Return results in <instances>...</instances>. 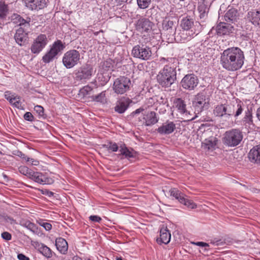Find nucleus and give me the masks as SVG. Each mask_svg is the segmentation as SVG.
<instances>
[{"label": "nucleus", "instance_id": "bb28decb", "mask_svg": "<svg viewBox=\"0 0 260 260\" xmlns=\"http://www.w3.org/2000/svg\"><path fill=\"white\" fill-rule=\"evenodd\" d=\"M35 247L45 257L49 258L52 256V250L44 244L37 243Z\"/></svg>", "mask_w": 260, "mask_h": 260}, {"label": "nucleus", "instance_id": "680f3d73", "mask_svg": "<svg viewBox=\"0 0 260 260\" xmlns=\"http://www.w3.org/2000/svg\"><path fill=\"white\" fill-rule=\"evenodd\" d=\"M210 243L212 245L218 246L220 243V240H212L210 241Z\"/></svg>", "mask_w": 260, "mask_h": 260}, {"label": "nucleus", "instance_id": "052dcab7", "mask_svg": "<svg viewBox=\"0 0 260 260\" xmlns=\"http://www.w3.org/2000/svg\"><path fill=\"white\" fill-rule=\"evenodd\" d=\"M144 111V109L143 108H139L137 109H136L135 111H133L132 113V115L133 116H134L135 115H137V114H140L141 113H142V112H143Z\"/></svg>", "mask_w": 260, "mask_h": 260}, {"label": "nucleus", "instance_id": "de8ad7c7", "mask_svg": "<svg viewBox=\"0 0 260 260\" xmlns=\"http://www.w3.org/2000/svg\"><path fill=\"white\" fill-rule=\"evenodd\" d=\"M27 229L30 231L34 234H38L39 233V229L36 224L32 222H30L29 224L28 225Z\"/></svg>", "mask_w": 260, "mask_h": 260}, {"label": "nucleus", "instance_id": "5701e85b", "mask_svg": "<svg viewBox=\"0 0 260 260\" xmlns=\"http://www.w3.org/2000/svg\"><path fill=\"white\" fill-rule=\"evenodd\" d=\"M248 157L251 162L260 164V145L253 147L250 150Z\"/></svg>", "mask_w": 260, "mask_h": 260}, {"label": "nucleus", "instance_id": "e433bc0d", "mask_svg": "<svg viewBox=\"0 0 260 260\" xmlns=\"http://www.w3.org/2000/svg\"><path fill=\"white\" fill-rule=\"evenodd\" d=\"M103 147L106 149L108 151L113 152L117 151L119 148L117 143L112 141H109L107 143L103 144Z\"/></svg>", "mask_w": 260, "mask_h": 260}, {"label": "nucleus", "instance_id": "3c124183", "mask_svg": "<svg viewBox=\"0 0 260 260\" xmlns=\"http://www.w3.org/2000/svg\"><path fill=\"white\" fill-rule=\"evenodd\" d=\"M201 18H204L206 15V8L204 6H200L198 7Z\"/></svg>", "mask_w": 260, "mask_h": 260}, {"label": "nucleus", "instance_id": "4468645a", "mask_svg": "<svg viewBox=\"0 0 260 260\" xmlns=\"http://www.w3.org/2000/svg\"><path fill=\"white\" fill-rule=\"evenodd\" d=\"M181 83L183 88L190 90L193 89L198 85L199 80L194 74H190L183 77Z\"/></svg>", "mask_w": 260, "mask_h": 260}, {"label": "nucleus", "instance_id": "2eb2a0df", "mask_svg": "<svg viewBox=\"0 0 260 260\" xmlns=\"http://www.w3.org/2000/svg\"><path fill=\"white\" fill-rule=\"evenodd\" d=\"M29 179L41 184H51L54 182V180L46 174L39 172L32 171Z\"/></svg>", "mask_w": 260, "mask_h": 260}, {"label": "nucleus", "instance_id": "a878e982", "mask_svg": "<svg viewBox=\"0 0 260 260\" xmlns=\"http://www.w3.org/2000/svg\"><path fill=\"white\" fill-rule=\"evenodd\" d=\"M93 93V88L88 85H85L81 88L78 93V96L81 100H84L86 99H91L92 94Z\"/></svg>", "mask_w": 260, "mask_h": 260}, {"label": "nucleus", "instance_id": "4be33fe9", "mask_svg": "<svg viewBox=\"0 0 260 260\" xmlns=\"http://www.w3.org/2000/svg\"><path fill=\"white\" fill-rule=\"evenodd\" d=\"M171 237V233L167 227L163 226L160 229L159 237L157 238L156 241L159 244H167L170 241Z\"/></svg>", "mask_w": 260, "mask_h": 260}, {"label": "nucleus", "instance_id": "774afa93", "mask_svg": "<svg viewBox=\"0 0 260 260\" xmlns=\"http://www.w3.org/2000/svg\"><path fill=\"white\" fill-rule=\"evenodd\" d=\"M30 222H30L29 221H27L23 224V226L26 229H27L28 225L30 223Z\"/></svg>", "mask_w": 260, "mask_h": 260}, {"label": "nucleus", "instance_id": "ddd939ff", "mask_svg": "<svg viewBox=\"0 0 260 260\" xmlns=\"http://www.w3.org/2000/svg\"><path fill=\"white\" fill-rule=\"evenodd\" d=\"M234 30V27L230 24L225 22H220L215 28L213 27L209 34H213L214 31L218 36L229 35L232 33Z\"/></svg>", "mask_w": 260, "mask_h": 260}, {"label": "nucleus", "instance_id": "4c0bfd02", "mask_svg": "<svg viewBox=\"0 0 260 260\" xmlns=\"http://www.w3.org/2000/svg\"><path fill=\"white\" fill-rule=\"evenodd\" d=\"M91 99L93 101L104 103L106 101V91H102L98 95H92Z\"/></svg>", "mask_w": 260, "mask_h": 260}, {"label": "nucleus", "instance_id": "f03ea898", "mask_svg": "<svg viewBox=\"0 0 260 260\" xmlns=\"http://www.w3.org/2000/svg\"><path fill=\"white\" fill-rule=\"evenodd\" d=\"M160 60L161 63L168 62V64H166L164 69L159 72L157 76V81L163 87H169L174 83L176 78L175 67L170 66L169 63H174L176 59L162 57Z\"/></svg>", "mask_w": 260, "mask_h": 260}, {"label": "nucleus", "instance_id": "69168bd1", "mask_svg": "<svg viewBox=\"0 0 260 260\" xmlns=\"http://www.w3.org/2000/svg\"><path fill=\"white\" fill-rule=\"evenodd\" d=\"M72 260H82V259L79 256L76 255L72 257Z\"/></svg>", "mask_w": 260, "mask_h": 260}, {"label": "nucleus", "instance_id": "7c9ffc66", "mask_svg": "<svg viewBox=\"0 0 260 260\" xmlns=\"http://www.w3.org/2000/svg\"><path fill=\"white\" fill-rule=\"evenodd\" d=\"M242 122L246 127L251 128L254 126L252 113L251 109H248L245 112V115L242 119Z\"/></svg>", "mask_w": 260, "mask_h": 260}, {"label": "nucleus", "instance_id": "aec40b11", "mask_svg": "<svg viewBox=\"0 0 260 260\" xmlns=\"http://www.w3.org/2000/svg\"><path fill=\"white\" fill-rule=\"evenodd\" d=\"M143 123L146 126H151L156 123L158 119L157 118L156 113L150 111L143 113Z\"/></svg>", "mask_w": 260, "mask_h": 260}, {"label": "nucleus", "instance_id": "09e8293b", "mask_svg": "<svg viewBox=\"0 0 260 260\" xmlns=\"http://www.w3.org/2000/svg\"><path fill=\"white\" fill-rule=\"evenodd\" d=\"M23 117L25 120L30 122H32L35 120L33 115L29 112H26L24 114Z\"/></svg>", "mask_w": 260, "mask_h": 260}, {"label": "nucleus", "instance_id": "e2e57ef3", "mask_svg": "<svg viewBox=\"0 0 260 260\" xmlns=\"http://www.w3.org/2000/svg\"><path fill=\"white\" fill-rule=\"evenodd\" d=\"M128 0H115L118 5H121L127 2Z\"/></svg>", "mask_w": 260, "mask_h": 260}, {"label": "nucleus", "instance_id": "79ce46f5", "mask_svg": "<svg viewBox=\"0 0 260 260\" xmlns=\"http://www.w3.org/2000/svg\"><path fill=\"white\" fill-rule=\"evenodd\" d=\"M8 11L7 5L4 2L0 1V18H5Z\"/></svg>", "mask_w": 260, "mask_h": 260}, {"label": "nucleus", "instance_id": "f257e3e1", "mask_svg": "<svg viewBox=\"0 0 260 260\" xmlns=\"http://www.w3.org/2000/svg\"><path fill=\"white\" fill-rule=\"evenodd\" d=\"M220 64L228 71L235 72L242 68L244 60V52L241 48L232 47L224 50L221 54Z\"/></svg>", "mask_w": 260, "mask_h": 260}, {"label": "nucleus", "instance_id": "a19ab883", "mask_svg": "<svg viewBox=\"0 0 260 260\" xmlns=\"http://www.w3.org/2000/svg\"><path fill=\"white\" fill-rule=\"evenodd\" d=\"M19 172L22 175L26 176L28 178H30V177L31 175V173H32V170L29 169L27 167L24 166H20L18 168Z\"/></svg>", "mask_w": 260, "mask_h": 260}, {"label": "nucleus", "instance_id": "ea45409f", "mask_svg": "<svg viewBox=\"0 0 260 260\" xmlns=\"http://www.w3.org/2000/svg\"><path fill=\"white\" fill-rule=\"evenodd\" d=\"M4 96L5 98L7 99L12 106L14 104L15 102L16 101L17 99V95L15 93H12L9 91H6Z\"/></svg>", "mask_w": 260, "mask_h": 260}, {"label": "nucleus", "instance_id": "b1692460", "mask_svg": "<svg viewBox=\"0 0 260 260\" xmlns=\"http://www.w3.org/2000/svg\"><path fill=\"white\" fill-rule=\"evenodd\" d=\"M197 24H201L198 22H194L192 19L188 17H186L181 20L180 25L182 29L189 30H193L196 29V25Z\"/></svg>", "mask_w": 260, "mask_h": 260}, {"label": "nucleus", "instance_id": "f8f14e48", "mask_svg": "<svg viewBox=\"0 0 260 260\" xmlns=\"http://www.w3.org/2000/svg\"><path fill=\"white\" fill-rule=\"evenodd\" d=\"M213 113L216 117L229 118L234 115V111L231 109L229 105L227 104H220L214 107Z\"/></svg>", "mask_w": 260, "mask_h": 260}, {"label": "nucleus", "instance_id": "dca6fc26", "mask_svg": "<svg viewBox=\"0 0 260 260\" xmlns=\"http://www.w3.org/2000/svg\"><path fill=\"white\" fill-rule=\"evenodd\" d=\"M153 23L148 19L141 18L136 23V30L141 33H149L151 31Z\"/></svg>", "mask_w": 260, "mask_h": 260}, {"label": "nucleus", "instance_id": "6e6552de", "mask_svg": "<svg viewBox=\"0 0 260 260\" xmlns=\"http://www.w3.org/2000/svg\"><path fill=\"white\" fill-rule=\"evenodd\" d=\"M133 57L143 60L150 58L152 52L151 48L143 44L135 45L132 50Z\"/></svg>", "mask_w": 260, "mask_h": 260}, {"label": "nucleus", "instance_id": "f704fd0d", "mask_svg": "<svg viewBox=\"0 0 260 260\" xmlns=\"http://www.w3.org/2000/svg\"><path fill=\"white\" fill-rule=\"evenodd\" d=\"M237 11L234 8H231L228 10L224 15V18L226 22H232L236 19Z\"/></svg>", "mask_w": 260, "mask_h": 260}, {"label": "nucleus", "instance_id": "5fc2aeb1", "mask_svg": "<svg viewBox=\"0 0 260 260\" xmlns=\"http://www.w3.org/2000/svg\"><path fill=\"white\" fill-rule=\"evenodd\" d=\"M13 106L20 110L23 109L22 106V104L20 102V98L19 96L17 95V100L16 102H15L14 104L13 105Z\"/></svg>", "mask_w": 260, "mask_h": 260}, {"label": "nucleus", "instance_id": "4d7b16f0", "mask_svg": "<svg viewBox=\"0 0 260 260\" xmlns=\"http://www.w3.org/2000/svg\"><path fill=\"white\" fill-rule=\"evenodd\" d=\"M193 244L197 246H201V247H209V245L208 243H205L204 242H193Z\"/></svg>", "mask_w": 260, "mask_h": 260}, {"label": "nucleus", "instance_id": "864d4df0", "mask_svg": "<svg viewBox=\"0 0 260 260\" xmlns=\"http://www.w3.org/2000/svg\"><path fill=\"white\" fill-rule=\"evenodd\" d=\"M89 219L90 221L94 222L100 223L102 221L101 217L98 215H90L89 217Z\"/></svg>", "mask_w": 260, "mask_h": 260}, {"label": "nucleus", "instance_id": "13d9d810", "mask_svg": "<svg viewBox=\"0 0 260 260\" xmlns=\"http://www.w3.org/2000/svg\"><path fill=\"white\" fill-rule=\"evenodd\" d=\"M16 155L21 158H22L25 161H26V158H28L27 156H26L24 153H23L21 151H17Z\"/></svg>", "mask_w": 260, "mask_h": 260}, {"label": "nucleus", "instance_id": "7ed1b4c3", "mask_svg": "<svg viewBox=\"0 0 260 260\" xmlns=\"http://www.w3.org/2000/svg\"><path fill=\"white\" fill-rule=\"evenodd\" d=\"M177 25L178 22L173 17L167 16L163 20L161 34L163 38L167 40L168 43L174 42Z\"/></svg>", "mask_w": 260, "mask_h": 260}, {"label": "nucleus", "instance_id": "393cba45", "mask_svg": "<svg viewBox=\"0 0 260 260\" xmlns=\"http://www.w3.org/2000/svg\"><path fill=\"white\" fill-rule=\"evenodd\" d=\"M247 18L254 25L260 26V10L248 12Z\"/></svg>", "mask_w": 260, "mask_h": 260}, {"label": "nucleus", "instance_id": "c85d7f7f", "mask_svg": "<svg viewBox=\"0 0 260 260\" xmlns=\"http://www.w3.org/2000/svg\"><path fill=\"white\" fill-rule=\"evenodd\" d=\"M174 107L180 114H187L186 105L182 99L176 98L173 101Z\"/></svg>", "mask_w": 260, "mask_h": 260}, {"label": "nucleus", "instance_id": "c03bdc74", "mask_svg": "<svg viewBox=\"0 0 260 260\" xmlns=\"http://www.w3.org/2000/svg\"><path fill=\"white\" fill-rule=\"evenodd\" d=\"M180 203L183 204L188 208L190 209H194L197 207V205L190 200H188L184 198V201L181 202Z\"/></svg>", "mask_w": 260, "mask_h": 260}, {"label": "nucleus", "instance_id": "49530a36", "mask_svg": "<svg viewBox=\"0 0 260 260\" xmlns=\"http://www.w3.org/2000/svg\"><path fill=\"white\" fill-rule=\"evenodd\" d=\"M34 110L38 113L39 117L45 118L44 117V110L42 106L37 105L34 107Z\"/></svg>", "mask_w": 260, "mask_h": 260}, {"label": "nucleus", "instance_id": "37998d69", "mask_svg": "<svg viewBox=\"0 0 260 260\" xmlns=\"http://www.w3.org/2000/svg\"><path fill=\"white\" fill-rule=\"evenodd\" d=\"M139 8L144 9L147 8L151 3V0H137Z\"/></svg>", "mask_w": 260, "mask_h": 260}, {"label": "nucleus", "instance_id": "bf43d9fd", "mask_svg": "<svg viewBox=\"0 0 260 260\" xmlns=\"http://www.w3.org/2000/svg\"><path fill=\"white\" fill-rule=\"evenodd\" d=\"M17 258L19 260H30L29 258L22 253H19L17 255Z\"/></svg>", "mask_w": 260, "mask_h": 260}, {"label": "nucleus", "instance_id": "cd10ccee", "mask_svg": "<svg viewBox=\"0 0 260 260\" xmlns=\"http://www.w3.org/2000/svg\"><path fill=\"white\" fill-rule=\"evenodd\" d=\"M55 246L61 253L64 254L67 252L68 244L64 239L61 237L57 238L55 241Z\"/></svg>", "mask_w": 260, "mask_h": 260}, {"label": "nucleus", "instance_id": "c756f323", "mask_svg": "<svg viewBox=\"0 0 260 260\" xmlns=\"http://www.w3.org/2000/svg\"><path fill=\"white\" fill-rule=\"evenodd\" d=\"M120 154L124 156L126 158H134L137 154L136 152L131 148L126 147L125 144L120 146Z\"/></svg>", "mask_w": 260, "mask_h": 260}, {"label": "nucleus", "instance_id": "412c9836", "mask_svg": "<svg viewBox=\"0 0 260 260\" xmlns=\"http://www.w3.org/2000/svg\"><path fill=\"white\" fill-rule=\"evenodd\" d=\"M23 2L26 7L31 10L43 9L47 4L46 0H23Z\"/></svg>", "mask_w": 260, "mask_h": 260}, {"label": "nucleus", "instance_id": "1a4fd4ad", "mask_svg": "<svg viewBox=\"0 0 260 260\" xmlns=\"http://www.w3.org/2000/svg\"><path fill=\"white\" fill-rule=\"evenodd\" d=\"M92 65L85 64L81 67L75 74L76 80L82 82H86L89 80L95 73Z\"/></svg>", "mask_w": 260, "mask_h": 260}, {"label": "nucleus", "instance_id": "39448f33", "mask_svg": "<svg viewBox=\"0 0 260 260\" xmlns=\"http://www.w3.org/2000/svg\"><path fill=\"white\" fill-rule=\"evenodd\" d=\"M202 29L201 24H197L196 29L193 30H189L182 29L180 30L177 34L175 33L174 41L177 42L184 43L190 40L194 36L197 35Z\"/></svg>", "mask_w": 260, "mask_h": 260}, {"label": "nucleus", "instance_id": "9b49d317", "mask_svg": "<svg viewBox=\"0 0 260 260\" xmlns=\"http://www.w3.org/2000/svg\"><path fill=\"white\" fill-rule=\"evenodd\" d=\"M48 43V39L45 34L39 35L32 42L31 52L36 55L39 54L46 47Z\"/></svg>", "mask_w": 260, "mask_h": 260}, {"label": "nucleus", "instance_id": "f3484780", "mask_svg": "<svg viewBox=\"0 0 260 260\" xmlns=\"http://www.w3.org/2000/svg\"><path fill=\"white\" fill-rule=\"evenodd\" d=\"M132 102V100L128 98L121 97L116 102L114 110L118 113H123L128 109Z\"/></svg>", "mask_w": 260, "mask_h": 260}, {"label": "nucleus", "instance_id": "9d476101", "mask_svg": "<svg viewBox=\"0 0 260 260\" xmlns=\"http://www.w3.org/2000/svg\"><path fill=\"white\" fill-rule=\"evenodd\" d=\"M210 99L203 93L197 94L192 102L195 112L200 113L204 109H207L209 105Z\"/></svg>", "mask_w": 260, "mask_h": 260}, {"label": "nucleus", "instance_id": "338daca9", "mask_svg": "<svg viewBox=\"0 0 260 260\" xmlns=\"http://www.w3.org/2000/svg\"><path fill=\"white\" fill-rule=\"evenodd\" d=\"M160 100H161V102H160V104L164 105L166 103V100L164 99L162 97L160 98Z\"/></svg>", "mask_w": 260, "mask_h": 260}, {"label": "nucleus", "instance_id": "6ab92c4d", "mask_svg": "<svg viewBox=\"0 0 260 260\" xmlns=\"http://www.w3.org/2000/svg\"><path fill=\"white\" fill-rule=\"evenodd\" d=\"M27 28L26 27H20L16 30L14 38L16 42L20 46L23 45L27 40L29 32L27 30Z\"/></svg>", "mask_w": 260, "mask_h": 260}, {"label": "nucleus", "instance_id": "603ef678", "mask_svg": "<svg viewBox=\"0 0 260 260\" xmlns=\"http://www.w3.org/2000/svg\"><path fill=\"white\" fill-rule=\"evenodd\" d=\"M39 224L43 226L46 231H50L52 229V225L48 223L41 221L39 222Z\"/></svg>", "mask_w": 260, "mask_h": 260}, {"label": "nucleus", "instance_id": "0e129e2a", "mask_svg": "<svg viewBox=\"0 0 260 260\" xmlns=\"http://www.w3.org/2000/svg\"><path fill=\"white\" fill-rule=\"evenodd\" d=\"M256 115L257 119L260 121V107L257 109Z\"/></svg>", "mask_w": 260, "mask_h": 260}, {"label": "nucleus", "instance_id": "0eeeda50", "mask_svg": "<svg viewBox=\"0 0 260 260\" xmlns=\"http://www.w3.org/2000/svg\"><path fill=\"white\" fill-rule=\"evenodd\" d=\"M79 52L75 49L66 52L62 57V63L67 69H71L77 65L80 60Z\"/></svg>", "mask_w": 260, "mask_h": 260}, {"label": "nucleus", "instance_id": "20e7f679", "mask_svg": "<svg viewBox=\"0 0 260 260\" xmlns=\"http://www.w3.org/2000/svg\"><path fill=\"white\" fill-rule=\"evenodd\" d=\"M242 132L238 128L227 131L223 135L222 142L228 147H234L238 146L243 139Z\"/></svg>", "mask_w": 260, "mask_h": 260}, {"label": "nucleus", "instance_id": "473e14b6", "mask_svg": "<svg viewBox=\"0 0 260 260\" xmlns=\"http://www.w3.org/2000/svg\"><path fill=\"white\" fill-rule=\"evenodd\" d=\"M217 139L214 137H210L205 140L202 143V146L205 150H213L216 146Z\"/></svg>", "mask_w": 260, "mask_h": 260}, {"label": "nucleus", "instance_id": "6e6d98bb", "mask_svg": "<svg viewBox=\"0 0 260 260\" xmlns=\"http://www.w3.org/2000/svg\"><path fill=\"white\" fill-rule=\"evenodd\" d=\"M1 236L3 239L7 241H9L12 238L11 234L7 232H3V233H2Z\"/></svg>", "mask_w": 260, "mask_h": 260}, {"label": "nucleus", "instance_id": "423d86ee", "mask_svg": "<svg viewBox=\"0 0 260 260\" xmlns=\"http://www.w3.org/2000/svg\"><path fill=\"white\" fill-rule=\"evenodd\" d=\"M131 85V80L125 76H120L114 81L113 90L117 94H123L128 91Z\"/></svg>", "mask_w": 260, "mask_h": 260}, {"label": "nucleus", "instance_id": "72a5a7b5", "mask_svg": "<svg viewBox=\"0 0 260 260\" xmlns=\"http://www.w3.org/2000/svg\"><path fill=\"white\" fill-rule=\"evenodd\" d=\"M64 48V46L62 42L60 40H57L53 43L49 50L57 56Z\"/></svg>", "mask_w": 260, "mask_h": 260}, {"label": "nucleus", "instance_id": "c9c22d12", "mask_svg": "<svg viewBox=\"0 0 260 260\" xmlns=\"http://www.w3.org/2000/svg\"><path fill=\"white\" fill-rule=\"evenodd\" d=\"M171 196L177 200L180 203L184 201V194L178 189L175 188H171L170 190Z\"/></svg>", "mask_w": 260, "mask_h": 260}, {"label": "nucleus", "instance_id": "2f4dec72", "mask_svg": "<svg viewBox=\"0 0 260 260\" xmlns=\"http://www.w3.org/2000/svg\"><path fill=\"white\" fill-rule=\"evenodd\" d=\"M12 21L13 22L20 27L29 28L30 26L29 21H27L19 15L14 14L12 16Z\"/></svg>", "mask_w": 260, "mask_h": 260}, {"label": "nucleus", "instance_id": "a18cd8bd", "mask_svg": "<svg viewBox=\"0 0 260 260\" xmlns=\"http://www.w3.org/2000/svg\"><path fill=\"white\" fill-rule=\"evenodd\" d=\"M243 107L244 104L241 101H239L237 105V109L234 114L235 117H238L242 114L243 111Z\"/></svg>", "mask_w": 260, "mask_h": 260}, {"label": "nucleus", "instance_id": "58836bf2", "mask_svg": "<svg viewBox=\"0 0 260 260\" xmlns=\"http://www.w3.org/2000/svg\"><path fill=\"white\" fill-rule=\"evenodd\" d=\"M56 56L54 54H53L52 52L49 50L43 56L42 61L45 63H48L52 61L55 59Z\"/></svg>", "mask_w": 260, "mask_h": 260}, {"label": "nucleus", "instance_id": "8fccbe9b", "mask_svg": "<svg viewBox=\"0 0 260 260\" xmlns=\"http://www.w3.org/2000/svg\"><path fill=\"white\" fill-rule=\"evenodd\" d=\"M26 162L28 163V165H31L32 166H37L39 165V161L37 159H35L32 158H26Z\"/></svg>", "mask_w": 260, "mask_h": 260}, {"label": "nucleus", "instance_id": "a211bd4d", "mask_svg": "<svg viewBox=\"0 0 260 260\" xmlns=\"http://www.w3.org/2000/svg\"><path fill=\"white\" fill-rule=\"evenodd\" d=\"M176 129V124L173 121L167 120L157 129V132L161 135L172 134Z\"/></svg>", "mask_w": 260, "mask_h": 260}]
</instances>
